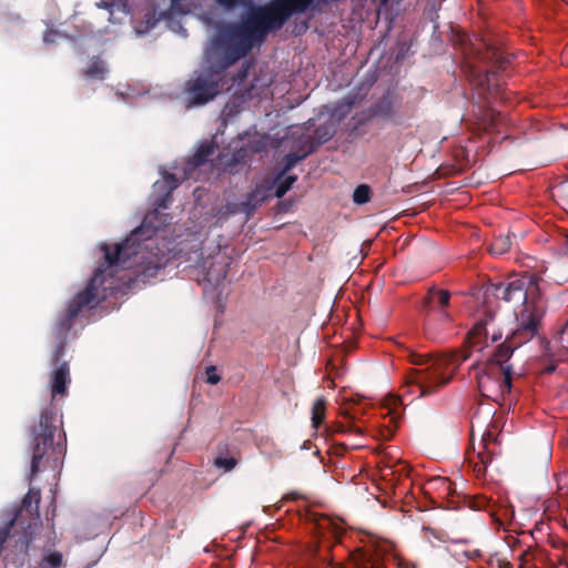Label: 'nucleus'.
<instances>
[{
  "label": "nucleus",
  "instance_id": "34",
  "mask_svg": "<svg viewBox=\"0 0 568 568\" xmlns=\"http://www.w3.org/2000/svg\"><path fill=\"white\" fill-rule=\"evenodd\" d=\"M45 561L52 567V568H59L62 564V555L58 551L50 552L45 557Z\"/></svg>",
  "mask_w": 568,
  "mask_h": 568
},
{
  "label": "nucleus",
  "instance_id": "24",
  "mask_svg": "<svg viewBox=\"0 0 568 568\" xmlns=\"http://www.w3.org/2000/svg\"><path fill=\"white\" fill-rule=\"evenodd\" d=\"M297 176L295 174L286 175L282 174V171L275 179V196L281 199L286 192L292 187V185L296 182Z\"/></svg>",
  "mask_w": 568,
  "mask_h": 568
},
{
  "label": "nucleus",
  "instance_id": "35",
  "mask_svg": "<svg viewBox=\"0 0 568 568\" xmlns=\"http://www.w3.org/2000/svg\"><path fill=\"white\" fill-rule=\"evenodd\" d=\"M557 342L559 345L568 351V323L566 326L557 334Z\"/></svg>",
  "mask_w": 568,
  "mask_h": 568
},
{
  "label": "nucleus",
  "instance_id": "3",
  "mask_svg": "<svg viewBox=\"0 0 568 568\" xmlns=\"http://www.w3.org/2000/svg\"><path fill=\"white\" fill-rule=\"evenodd\" d=\"M59 408L51 402L31 427V466L29 480L47 467L57 468L65 454V434Z\"/></svg>",
  "mask_w": 568,
  "mask_h": 568
},
{
  "label": "nucleus",
  "instance_id": "9",
  "mask_svg": "<svg viewBox=\"0 0 568 568\" xmlns=\"http://www.w3.org/2000/svg\"><path fill=\"white\" fill-rule=\"evenodd\" d=\"M400 104V98L395 92L387 91L368 108L366 119L378 118L394 124H400V116L398 115Z\"/></svg>",
  "mask_w": 568,
  "mask_h": 568
},
{
  "label": "nucleus",
  "instance_id": "21",
  "mask_svg": "<svg viewBox=\"0 0 568 568\" xmlns=\"http://www.w3.org/2000/svg\"><path fill=\"white\" fill-rule=\"evenodd\" d=\"M108 72L106 65L102 59L94 57L90 65L84 70L83 74L87 78L103 80Z\"/></svg>",
  "mask_w": 568,
  "mask_h": 568
},
{
  "label": "nucleus",
  "instance_id": "13",
  "mask_svg": "<svg viewBox=\"0 0 568 568\" xmlns=\"http://www.w3.org/2000/svg\"><path fill=\"white\" fill-rule=\"evenodd\" d=\"M527 281L529 284L526 285L527 297L524 298L523 308L530 310L537 314H546L547 302L541 288L544 280L535 273H527Z\"/></svg>",
  "mask_w": 568,
  "mask_h": 568
},
{
  "label": "nucleus",
  "instance_id": "37",
  "mask_svg": "<svg viewBox=\"0 0 568 568\" xmlns=\"http://www.w3.org/2000/svg\"><path fill=\"white\" fill-rule=\"evenodd\" d=\"M356 103V97L355 95H346L343 101H342V105L346 108L347 111H349L354 104Z\"/></svg>",
  "mask_w": 568,
  "mask_h": 568
},
{
  "label": "nucleus",
  "instance_id": "18",
  "mask_svg": "<svg viewBox=\"0 0 568 568\" xmlns=\"http://www.w3.org/2000/svg\"><path fill=\"white\" fill-rule=\"evenodd\" d=\"M336 133V124L333 120H328L325 123L320 124L312 135L315 139V143L308 148H313V153L324 143L329 141Z\"/></svg>",
  "mask_w": 568,
  "mask_h": 568
},
{
  "label": "nucleus",
  "instance_id": "2",
  "mask_svg": "<svg viewBox=\"0 0 568 568\" xmlns=\"http://www.w3.org/2000/svg\"><path fill=\"white\" fill-rule=\"evenodd\" d=\"M304 12L298 0H271L254 6L242 22L217 27L212 48L205 52L206 60L216 62L220 70H227L255 44L263 43L271 32L281 30L293 16Z\"/></svg>",
  "mask_w": 568,
  "mask_h": 568
},
{
  "label": "nucleus",
  "instance_id": "29",
  "mask_svg": "<svg viewBox=\"0 0 568 568\" xmlns=\"http://www.w3.org/2000/svg\"><path fill=\"white\" fill-rule=\"evenodd\" d=\"M328 430L331 432V434H334V433H342V434L357 433V434H362L363 433L362 428L356 426L353 422H348L347 424L338 423L336 426L329 427Z\"/></svg>",
  "mask_w": 568,
  "mask_h": 568
},
{
  "label": "nucleus",
  "instance_id": "5",
  "mask_svg": "<svg viewBox=\"0 0 568 568\" xmlns=\"http://www.w3.org/2000/svg\"><path fill=\"white\" fill-rule=\"evenodd\" d=\"M510 358V347L497 346L487 362L471 366L483 397L499 402L511 393L514 377H520L521 373L514 371V366L509 362Z\"/></svg>",
  "mask_w": 568,
  "mask_h": 568
},
{
  "label": "nucleus",
  "instance_id": "14",
  "mask_svg": "<svg viewBox=\"0 0 568 568\" xmlns=\"http://www.w3.org/2000/svg\"><path fill=\"white\" fill-rule=\"evenodd\" d=\"M202 273L203 278L199 280V283L205 282L211 286H217L226 278V264L209 257L203 262Z\"/></svg>",
  "mask_w": 568,
  "mask_h": 568
},
{
  "label": "nucleus",
  "instance_id": "10",
  "mask_svg": "<svg viewBox=\"0 0 568 568\" xmlns=\"http://www.w3.org/2000/svg\"><path fill=\"white\" fill-rule=\"evenodd\" d=\"M527 273L517 276L508 282H500L493 286V294L496 298L507 303H523L527 297Z\"/></svg>",
  "mask_w": 568,
  "mask_h": 568
},
{
  "label": "nucleus",
  "instance_id": "27",
  "mask_svg": "<svg viewBox=\"0 0 568 568\" xmlns=\"http://www.w3.org/2000/svg\"><path fill=\"white\" fill-rule=\"evenodd\" d=\"M511 241L508 235L498 236L490 245V252L496 255H501L510 250Z\"/></svg>",
  "mask_w": 568,
  "mask_h": 568
},
{
  "label": "nucleus",
  "instance_id": "6",
  "mask_svg": "<svg viewBox=\"0 0 568 568\" xmlns=\"http://www.w3.org/2000/svg\"><path fill=\"white\" fill-rule=\"evenodd\" d=\"M206 65L194 71L184 83L183 93L189 106L204 105L214 100L224 88L226 70H220L214 61H207Z\"/></svg>",
  "mask_w": 568,
  "mask_h": 568
},
{
  "label": "nucleus",
  "instance_id": "26",
  "mask_svg": "<svg viewBox=\"0 0 568 568\" xmlns=\"http://www.w3.org/2000/svg\"><path fill=\"white\" fill-rule=\"evenodd\" d=\"M217 449H219V455L214 458V462H213L214 466L216 468H222L225 471L232 470L237 465L236 458H234V457H224L222 455L223 450L226 449V445L223 448L221 447V445H219Z\"/></svg>",
  "mask_w": 568,
  "mask_h": 568
},
{
  "label": "nucleus",
  "instance_id": "43",
  "mask_svg": "<svg viewBox=\"0 0 568 568\" xmlns=\"http://www.w3.org/2000/svg\"><path fill=\"white\" fill-rule=\"evenodd\" d=\"M172 2H176L178 0H171Z\"/></svg>",
  "mask_w": 568,
  "mask_h": 568
},
{
  "label": "nucleus",
  "instance_id": "7",
  "mask_svg": "<svg viewBox=\"0 0 568 568\" xmlns=\"http://www.w3.org/2000/svg\"><path fill=\"white\" fill-rule=\"evenodd\" d=\"M486 59L490 61V68L484 74L477 75V84L485 90L490 98L506 100L505 91L497 78L500 71H505L510 61L496 48H488Z\"/></svg>",
  "mask_w": 568,
  "mask_h": 568
},
{
  "label": "nucleus",
  "instance_id": "12",
  "mask_svg": "<svg viewBox=\"0 0 568 568\" xmlns=\"http://www.w3.org/2000/svg\"><path fill=\"white\" fill-rule=\"evenodd\" d=\"M449 303V291L432 286L423 298V308L427 312H437L443 322H450L452 316L447 311Z\"/></svg>",
  "mask_w": 568,
  "mask_h": 568
},
{
  "label": "nucleus",
  "instance_id": "30",
  "mask_svg": "<svg viewBox=\"0 0 568 568\" xmlns=\"http://www.w3.org/2000/svg\"><path fill=\"white\" fill-rule=\"evenodd\" d=\"M315 143V139H313L312 135H307V134H302L300 138H298V141L296 143V146H295V152H298V153H302V152H306V150L308 149V146L311 144H314Z\"/></svg>",
  "mask_w": 568,
  "mask_h": 568
},
{
  "label": "nucleus",
  "instance_id": "38",
  "mask_svg": "<svg viewBox=\"0 0 568 568\" xmlns=\"http://www.w3.org/2000/svg\"><path fill=\"white\" fill-rule=\"evenodd\" d=\"M10 527H12L10 524L7 528L0 530V545H2L6 539L8 538L9 534H10Z\"/></svg>",
  "mask_w": 568,
  "mask_h": 568
},
{
  "label": "nucleus",
  "instance_id": "1",
  "mask_svg": "<svg viewBox=\"0 0 568 568\" xmlns=\"http://www.w3.org/2000/svg\"><path fill=\"white\" fill-rule=\"evenodd\" d=\"M179 185L180 181L176 176L168 172L163 174V181L154 183V192L159 193L155 201L156 209L148 213L141 225L132 231L124 241L114 244L113 247L108 244L101 246L104 262L95 270L85 288L77 293L65 310L58 315L52 327V335L55 339L51 357L53 365L50 379L52 399L68 394V385L71 382L70 367L69 363L62 358L74 320L83 310L95 308L118 291L119 284L114 278L115 270H132L134 280L145 283L154 278L166 266L169 256L158 248L155 236L160 225H155L154 222L160 215V210L169 207L172 192Z\"/></svg>",
  "mask_w": 568,
  "mask_h": 568
},
{
  "label": "nucleus",
  "instance_id": "33",
  "mask_svg": "<svg viewBox=\"0 0 568 568\" xmlns=\"http://www.w3.org/2000/svg\"><path fill=\"white\" fill-rule=\"evenodd\" d=\"M206 383L211 385H216L221 381V376L216 372L215 366H209L206 367Z\"/></svg>",
  "mask_w": 568,
  "mask_h": 568
},
{
  "label": "nucleus",
  "instance_id": "32",
  "mask_svg": "<svg viewBox=\"0 0 568 568\" xmlns=\"http://www.w3.org/2000/svg\"><path fill=\"white\" fill-rule=\"evenodd\" d=\"M220 7L232 10L240 6H245L248 0H214Z\"/></svg>",
  "mask_w": 568,
  "mask_h": 568
},
{
  "label": "nucleus",
  "instance_id": "16",
  "mask_svg": "<svg viewBox=\"0 0 568 568\" xmlns=\"http://www.w3.org/2000/svg\"><path fill=\"white\" fill-rule=\"evenodd\" d=\"M557 483V490L554 498L547 500V508L552 507L568 509V473H562L555 476Z\"/></svg>",
  "mask_w": 568,
  "mask_h": 568
},
{
  "label": "nucleus",
  "instance_id": "39",
  "mask_svg": "<svg viewBox=\"0 0 568 568\" xmlns=\"http://www.w3.org/2000/svg\"><path fill=\"white\" fill-rule=\"evenodd\" d=\"M475 329L476 331H480V329H484L485 334L488 335V332H487V328H486V324H483V323H478L476 326H475Z\"/></svg>",
  "mask_w": 568,
  "mask_h": 568
},
{
  "label": "nucleus",
  "instance_id": "8",
  "mask_svg": "<svg viewBox=\"0 0 568 568\" xmlns=\"http://www.w3.org/2000/svg\"><path fill=\"white\" fill-rule=\"evenodd\" d=\"M544 315L545 314H537L530 310L523 308L516 317V328L499 346L510 347L513 355L516 348L529 342L538 334Z\"/></svg>",
  "mask_w": 568,
  "mask_h": 568
},
{
  "label": "nucleus",
  "instance_id": "23",
  "mask_svg": "<svg viewBox=\"0 0 568 568\" xmlns=\"http://www.w3.org/2000/svg\"><path fill=\"white\" fill-rule=\"evenodd\" d=\"M312 153L313 148H308L306 152L298 153L292 151L288 154H286L282 160V174H287V172H290L298 162L303 161L306 156H308Z\"/></svg>",
  "mask_w": 568,
  "mask_h": 568
},
{
  "label": "nucleus",
  "instance_id": "20",
  "mask_svg": "<svg viewBox=\"0 0 568 568\" xmlns=\"http://www.w3.org/2000/svg\"><path fill=\"white\" fill-rule=\"evenodd\" d=\"M214 153V145L211 143L201 144L195 153L187 160L190 169H196L205 164L209 158Z\"/></svg>",
  "mask_w": 568,
  "mask_h": 568
},
{
  "label": "nucleus",
  "instance_id": "41",
  "mask_svg": "<svg viewBox=\"0 0 568 568\" xmlns=\"http://www.w3.org/2000/svg\"><path fill=\"white\" fill-rule=\"evenodd\" d=\"M504 568H513V565L510 562H506Z\"/></svg>",
  "mask_w": 568,
  "mask_h": 568
},
{
  "label": "nucleus",
  "instance_id": "36",
  "mask_svg": "<svg viewBox=\"0 0 568 568\" xmlns=\"http://www.w3.org/2000/svg\"><path fill=\"white\" fill-rule=\"evenodd\" d=\"M494 442H496V437H495L494 433L490 430H486L481 436L480 445L483 447L489 448L490 444H493Z\"/></svg>",
  "mask_w": 568,
  "mask_h": 568
},
{
  "label": "nucleus",
  "instance_id": "17",
  "mask_svg": "<svg viewBox=\"0 0 568 568\" xmlns=\"http://www.w3.org/2000/svg\"><path fill=\"white\" fill-rule=\"evenodd\" d=\"M268 197L267 190L263 186H256L253 191L248 192L245 200L241 203V211L247 215L252 214L266 199Z\"/></svg>",
  "mask_w": 568,
  "mask_h": 568
},
{
  "label": "nucleus",
  "instance_id": "25",
  "mask_svg": "<svg viewBox=\"0 0 568 568\" xmlns=\"http://www.w3.org/2000/svg\"><path fill=\"white\" fill-rule=\"evenodd\" d=\"M326 400L323 397L317 398L312 407V425L314 428L318 426L325 419Z\"/></svg>",
  "mask_w": 568,
  "mask_h": 568
},
{
  "label": "nucleus",
  "instance_id": "44",
  "mask_svg": "<svg viewBox=\"0 0 568 568\" xmlns=\"http://www.w3.org/2000/svg\"><path fill=\"white\" fill-rule=\"evenodd\" d=\"M567 241H568V234H567Z\"/></svg>",
  "mask_w": 568,
  "mask_h": 568
},
{
  "label": "nucleus",
  "instance_id": "31",
  "mask_svg": "<svg viewBox=\"0 0 568 568\" xmlns=\"http://www.w3.org/2000/svg\"><path fill=\"white\" fill-rule=\"evenodd\" d=\"M534 557V552L530 548L525 549L519 556V568H536L535 565L531 564V559Z\"/></svg>",
  "mask_w": 568,
  "mask_h": 568
},
{
  "label": "nucleus",
  "instance_id": "28",
  "mask_svg": "<svg viewBox=\"0 0 568 568\" xmlns=\"http://www.w3.org/2000/svg\"><path fill=\"white\" fill-rule=\"evenodd\" d=\"M371 200V187L366 184L358 185L353 193V201L356 204H365Z\"/></svg>",
  "mask_w": 568,
  "mask_h": 568
},
{
  "label": "nucleus",
  "instance_id": "22",
  "mask_svg": "<svg viewBox=\"0 0 568 568\" xmlns=\"http://www.w3.org/2000/svg\"><path fill=\"white\" fill-rule=\"evenodd\" d=\"M501 122L500 112L495 111L494 109H487L481 116V124L484 129L491 132H499V123Z\"/></svg>",
  "mask_w": 568,
  "mask_h": 568
},
{
  "label": "nucleus",
  "instance_id": "15",
  "mask_svg": "<svg viewBox=\"0 0 568 568\" xmlns=\"http://www.w3.org/2000/svg\"><path fill=\"white\" fill-rule=\"evenodd\" d=\"M307 520L314 524V529L323 537L336 538L342 534V527L327 515L310 513Z\"/></svg>",
  "mask_w": 568,
  "mask_h": 568
},
{
  "label": "nucleus",
  "instance_id": "4",
  "mask_svg": "<svg viewBox=\"0 0 568 568\" xmlns=\"http://www.w3.org/2000/svg\"><path fill=\"white\" fill-rule=\"evenodd\" d=\"M466 358L459 352L439 356L412 352L409 361L419 367L412 369L406 377L409 392L417 397L436 394L453 379Z\"/></svg>",
  "mask_w": 568,
  "mask_h": 568
},
{
  "label": "nucleus",
  "instance_id": "11",
  "mask_svg": "<svg viewBox=\"0 0 568 568\" xmlns=\"http://www.w3.org/2000/svg\"><path fill=\"white\" fill-rule=\"evenodd\" d=\"M39 503L40 489L30 488L23 497L20 508L17 510L14 518L10 521L11 526L17 524L27 526L28 528L37 524L39 520Z\"/></svg>",
  "mask_w": 568,
  "mask_h": 568
},
{
  "label": "nucleus",
  "instance_id": "40",
  "mask_svg": "<svg viewBox=\"0 0 568 568\" xmlns=\"http://www.w3.org/2000/svg\"><path fill=\"white\" fill-rule=\"evenodd\" d=\"M300 498V495L297 493H290L285 496V499L295 500Z\"/></svg>",
  "mask_w": 568,
  "mask_h": 568
},
{
  "label": "nucleus",
  "instance_id": "42",
  "mask_svg": "<svg viewBox=\"0 0 568 568\" xmlns=\"http://www.w3.org/2000/svg\"><path fill=\"white\" fill-rule=\"evenodd\" d=\"M564 187L568 192V181L564 184Z\"/></svg>",
  "mask_w": 568,
  "mask_h": 568
},
{
  "label": "nucleus",
  "instance_id": "19",
  "mask_svg": "<svg viewBox=\"0 0 568 568\" xmlns=\"http://www.w3.org/2000/svg\"><path fill=\"white\" fill-rule=\"evenodd\" d=\"M494 455V450L481 446V450L475 456L476 460L469 457V463L474 465V471L478 478L486 475L487 467L491 463Z\"/></svg>",
  "mask_w": 568,
  "mask_h": 568
}]
</instances>
